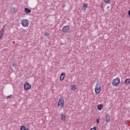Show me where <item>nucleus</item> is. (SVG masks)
I'll use <instances>...</instances> for the list:
<instances>
[{"label":"nucleus","instance_id":"1","mask_svg":"<svg viewBox=\"0 0 130 130\" xmlns=\"http://www.w3.org/2000/svg\"><path fill=\"white\" fill-rule=\"evenodd\" d=\"M64 106V98H60L57 103L58 108H63Z\"/></svg>","mask_w":130,"mask_h":130},{"label":"nucleus","instance_id":"2","mask_svg":"<svg viewBox=\"0 0 130 130\" xmlns=\"http://www.w3.org/2000/svg\"><path fill=\"white\" fill-rule=\"evenodd\" d=\"M101 91V84L100 83H96L94 87V92L96 95L100 93Z\"/></svg>","mask_w":130,"mask_h":130},{"label":"nucleus","instance_id":"3","mask_svg":"<svg viewBox=\"0 0 130 130\" xmlns=\"http://www.w3.org/2000/svg\"><path fill=\"white\" fill-rule=\"evenodd\" d=\"M21 25L22 27H29V25H30L29 20H28V19H22V20L21 21Z\"/></svg>","mask_w":130,"mask_h":130},{"label":"nucleus","instance_id":"4","mask_svg":"<svg viewBox=\"0 0 130 130\" xmlns=\"http://www.w3.org/2000/svg\"><path fill=\"white\" fill-rule=\"evenodd\" d=\"M119 83H120V79L119 78H116L113 80L112 85L113 87H117L119 85Z\"/></svg>","mask_w":130,"mask_h":130},{"label":"nucleus","instance_id":"5","mask_svg":"<svg viewBox=\"0 0 130 130\" xmlns=\"http://www.w3.org/2000/svg\"><path fill=\"white\" fill-rule=\"evenodd\" d=\"M24 89L25 91L30 90V89H31V84H29L28 82H26L24 85Z\"/></svg>","mask_w":130,"mask_h":130},{"label":"nucleus","instance_id":"6","mask_svg":"<svg viewBox=\"0 0 130 130\" xmlns=\"http://www.w3.org/2000/svg\"><path fill=\"white\" fill-rule=\"evenodd\" d=\"M62 31L63 32H64V33H68V32L70 31V26L69 25L64 26L62 28Z\"/></svg>","mask_w":130,"mask_h":130},{"label":"nucleus","instance_id":"7","mask_svg":"<svg viewBox=\"0 0 130 130\" xmlns=\"http://www.w3.org/2000/svg\"><path fill=\"white\" fill-rule=\"evenodd\" d=\"M60 118L62 121H66L67 120V115L66 114H61Z\"/></svg>","mask_w":130,"mask_h":130},{"label":"nucleus","instance_id":"8","mask_svg":"<svg viewBox=\"0 0 130 130\" xmlns=\"http://www.w3.org/2000/svg\"><path fill=\"white\" fill-rule=\"evenodd\" d=\"M87 8H88V4H87V3L84 4L82 5V11L85 12L86 11V10H87Z\"/></svg>","mask_w":130,"mask_h":130},{"label":"nucleus","instance_id":"9","mask_svg":"<svg viewBox=\"0 0 130 130\" xmlns=\"http://www.w3.org/2000/svg\"><path fill=\"white\" fill-rule=\"evenodd\" d=\"M65 77H66V73L64 72L62 73L60 76V81H63V80H64Z\"/></svg>","mask_w":130,"mask_h":130},{"label":"nucleus","instance_id":"10","mask_svg":"<svg viewBox=\"0 0 130 130\" xmlns=\"http://www.w3.org/2000/svg\"><path fill=\"white\" fill-rule=\"evenodd\" d=\"M105 118L106 122L108 123L110 121V116L109 115V114H106Z\"/></svg>","mask_w":130,"mask_h":130},{"label":"nucleus","instance_id":"11","mask_svg":"<svg viewBox=\"0 0 130 130\" xmlns=\"http://www.w3.org/2000/svg\"><path fill=\"white\" fill-rule=\"evenodd\" d=\"M77 89V85L73 84L71 85V90L72 91H76Z\"/></svg>","mask_w":130,"mask_h":130},{"label":"nucleus","instance_id":"12","mask_svg":"<svg viewBox=\"0 0 130 130\" xmlns=\"http://www.w3.org/2000/svg\"><path fill=\"white\" fill-rule=\"evenodd\" d=\"M17 9L15 7H11L10 9V12H11V13H17Z\"/></svg>","mask_w":130,"mask_h":130},{"label":"nucleus","instance_id":"13","mask_svg":"<svg viewBox=\"0 0 130 130\" xmlns=\"http://www.w3.org/2000/svg\"><path fill=\"white\" fill-rule=\"evenodd\" d=\"M103 109V104H99L98 105V110H102Z\"/></svg>","mask_w":130,"mask_h":130},{"label":"nucleus","instance_id":"14","mask_svg":"<svg viewBox=\"0 0 130 130\" xmlns=\"http://www.w3.org/2000/svg\"><path fill=\"white\" fill-rule=\"evenodd\" d=\"M24 12L26 14H30L31 13V10L29 9V8H25Z\"/></svg>","mask_w":130,"mask_h":130},{"label":"nucleus","instance_id":"15","mask_svg":"<svg viewBox=\"0 0 130 130\" xmlns=\"http://www.w3.org/2000/svg\"><path fill=\"white\" fill-rule=\"evenodd\" d=\"M3 37H4V31L0 30V40H2Z\"/></svg>","mask_w":130,"mask_h":130},{"label":"nucleus","instance_id":"16","mask_svg":"<svg viewBox=\"0 0 130 130\" xmlns=\"http://www.w3.org/2000/svg\"><path fill=\"white\" fill-rule=\"evenodd\" d=\"M124 83L126 85H129L130 83V79L127 78L124 81Z\"/></svg>","mask_w":130,"mask_h":130},{"label":"nucleus","instance_id":"17","mask_svg":"<svg viewBox=\"0 0 130 130\" xmlns=\"http://www.w3.org/2000/svg\"><path fill=\"white\" fill-rule=\"evenodd\" d=\"M20 130H29L26 126L22 125L20 126Z\"/></svg>","mask_w":130,"mask_h":130},{"label":"nucleus","instance_id":"18","mask_svg":"<svg viewBox=\"0 0 130 130\" xmlns=\"http://www.w3.org/2000/svg\"><path fill=\"white\" fill-rule=\"evenodd\" d=\"M17 63L16 61H13L12 62V66L13 68H16L17 67Z\"/></svg>","mask_w":130,"mask_h":130},{"label":"nucleus","instance_id":"19","mask_svg":"<svg viewBox=\"0 0 130 130\" xmlns=\"http://www.w3.org/2000/svg\"><path fill=\"white\" fill-rule=\"evenodd\" d=\"M105 3H106V4H109L110 3V2H111V0H104Z\"/></svg>","mask_w":130,"mask_h":130},{"label":"nucleus","instance_id":"20","mask_svg":"<svg viewBox=\"0 0 130 130\" xmlns=\"http://www.w3.org/2000/svg\"><path fill=\"white\" fill-rule=\"evenodd\" d=\"M45 36H46V37H48V36H49V33L47 32H46L45 33V35H44Z\"/></svg>","mask_w":130,"mask_h":130},{"label":"nucleus","instance_id":"21","mask_svg":"<svg viewBox=\"0 0 130 130\" xmlns=\"http://www.w3.org/2000/svg\"><path fill=\"white\" fill-rule=\"evenodd\" d=\"M97 129V127H93L91 128H90V130H96Z\"/></svg>","mask_w":130,"mask_h":130},{"label":"nucleus","instance_id":"22","mask_svg":"<svg viewBox=\"0 0 130 130\" xmlns=\"http://www.w3.org/2000/svg\"><path fill=\"white\" fill-rule=\"evenodd\" d=\"M11 97H12V95H8V96H7V99H10V98H11Z\"/></svg>","mask_w":130,"mask_h":130},{"label":"nucleus","instance_id":"23","mask_svg":"<svg viewBox=\"0 0 130 130\" xmlns=\"http://www.w3.org/2000/svg\"><path fill=\"white\" fill-rule=\"evenodd\" d=\"M96 121L97 123H99V119H97L96 120Z\"/></svg>","mask_w":130,"mask_h":130},{"label":"nucleus","instance_id":"24","mask_svg":"<svg viewBox=\"0 0 130 130\" xmlns=\"http://www.w3.org/2000/svg\"><path fill=\"white\" fill-rule=\"evenodd\" d=\"M128 15H129V16H130V10L128 11Z\"/></svg>","mask_w":130,"mask_h":130},{"label":"nucleus","instance_id":"25","mask_svg":"<svg viewBox=\"0 0 130 130\" xmlns=\"http://www.w3.org/2000/svg\"><path fill=\"white\" fill-rule=\"evenodd\" d=\"M103 8V4L101 5V9H102Z\"/></svg>","mask_w":130,"mask_h":130}]
</instances>
